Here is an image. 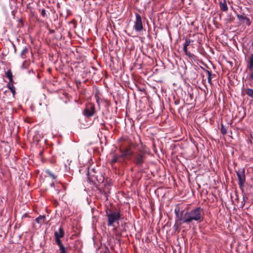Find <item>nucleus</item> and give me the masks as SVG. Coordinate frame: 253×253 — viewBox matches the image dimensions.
<instances>
[{
	"label": "nucleus",
	"mask_w": 253,
	"mask_h": 253,
	"mask_svg": "<svg viewBox=\"0 0 253 253\" xmlns=\"http://www.w3.org/2000/svg\"><path fill=\"white\" fill-rule=\"evenodd\" d=\"M176 219L175 224L178 225H181L183 223L189 224L194 220L200 223L203 220L202 215L203 209L200 207H197L190 211L184 210L180 211V207H177L174 210Z\"/></svg>",
	"instance_id": "1"
},
{
	"label": "nucleus",
	"mask_w": 253,
	"mask_h": 253,
	"mask_svg": "<svg viewBox=\"0 0 253 253\" xmlns=\"http://www.w3.org/2000/svg\"><path fill=\"white\" fill-rule=\"evenodd\" d=\"M138 139L141 143V147L138 148L137 150L134 152L130 160L136 167L142 168L147 161V156L149 153L146 145L142 144L139 136Z\"/></svg>",
	"instance_id": "2"
},
{
	"label": "nucleus",
	"mask_w": 253,
	"mask_h": 253,
	"mask_svg": "<svg viewBox=\"0 0 253 253\" xmlns=\"http://www.w3.org/2000/svg\"><path fill=\"white\" fill-rule=\"evenodd\" d=\"M106 216L107 217L108 226H113L115 223H118L122 218L121 214L119 210L116 208L111 209L107 208L105 210Z\"/></svg>",
	"instance_id": "3"
},
{
	"label": "nucleus",
	"mask_w": 253,
	"mask_h": 253,
	"mask_svg": "<svg viewBox=\"0 0 253 253\" xmlns=\"http://www.w3.org/2000/svg\"><path fill=\"white\" fill-rule=\"evenodd\" d=\"M136 147V145L131 142H128L126 144L122 145L119 149L120 152L121 153L120 155V157H122L124 161L126 160H130L134 153L131 148Z\"/></svg>",
	"instance_id": "4"
},
{
	"label": "nucleus",
	"mask_w": 253,
	"mask_h": 253,
	"mask_svg": "<svg viewBox=\"0 0 253 253\" xmlns=\"http://www.w3.org/2000/svg\"><path fill=\"white\" fill-rule=\"evenodd\" d=\"M87 177L89 182L97 188L104 180V177L103 175L99 173L97 174V172L94 170V169L88 171Z\"/></svg>",
	"instance_id": "5"
},
{
	"label": "nucleus",
	"mask_w": 253,
	"mask_h": 253,
	"mask_svg": "<svg viewBox=\"0 0 253 253\" xmlns=\"http://www.w3.org/2000/svg\"><path fill=\"white\" fill-rule=\"evenodd\" d=\"M235 172L238 177V185L240 190L243 192L246 182V175L245 168H240L236 170Z\"/></svg>",
	"instance_id": "6"
},
{
	"label": "nucleus",
	"mask_w": 253,
	"mask_h": 253,
	"mask_svg": "<svg viewBox=\"0 0 253 253\" xmlns=\"http://www.w3.org/2000/svg\"><path fill=\"white\" fill-rule=\"evenodd\" d=\"M95 105L92 103H88L86 104L83 114L86 118H90L93 116L95 113Z\"/></svg>",
	"instance_id": "7"
},
{
	"label": "nucleus",
	"mask_w": 253,
	"mask_h": 253,
	"mask_svg": "<svg viewBox=\"0 0 253 253\" xmlns=\"http://www.w3.org/2000/svg\"><path fill=\"white\" fill-rule=\"evenodd\" d=\"M184 101L187 105L193 104L195 101L192 89L188 90L187 93L185 94Z\"/></svg>",
	"instance_id": "8"
},
{
	"label": "nucleus",
	"mask_w": 253,
	"mask_h": 253,
	"mask_svg": "<svg viewBox=\"0 0 253 253\" xmlns=\"http://www.w3.org/2000/svg\"><path fill=\"white\" fill-rule=\"evenodd\" d=\"M135 15L136 20L133 26L134 29L136 32H141L143 29L141 17L138 13H135Z\"/></svg>",
	"instance_id": "9"
},
{
	"label": "nucleus",
	"mask_w": 253,
	"mask_h": 253,
	"mask_svg": "<svg viewBox=\"0 0 253 253\" xmlns=\"http://www.w3.org/2000/svg\"><path fill=\"white\" fill-rule=\"evenodd\" d=\"M248 68L249 71H251L249 79L250 81L251 82L252 85L253 86V53L250 56L249 58Z\"/></svg>",
	"instance_id": "10"
},
{
	"label": "nucleus",
	"mask_w": 253,
	"mask_h": 253,
	"mask_svg": "<svg viewBox=\"0 0 253 253\" xmlns=\"http://www.w3.org/2000/svg\"><path fill=\"white\" fill-rule=\"evenodd\" d=\"M124 162V160H123V158L122 157H120V155H114L113 156V158L111 161L110 162V164L113 166L116 163H123Z\"/></svg>",
	"instance_id": "11"
},
{
	"label": "nucleus",
	"mask_w": 253,
	"mask_h": 253,
	"mask_svg": "<svg viewBox=\"0 0 253 253\" xmlns=\"http://www.w3.org/2000/svg\"><path fill=\"white\" fill-rule=\"evenodd\" d=\"M240 18H238V20L239 22L242 24H245L247 26H249L251 24V21L250 20V19L247 16L243 17V16H240Z\"/></svg>",
	"instance_id": "12"
},
{
	"label": "nucleus",
	"mask_w": 253,
	"mask_h": 253,
	"mask_svg": "<svg viewBox=\"0 0 253 253\" xmlns=\"http://www.w3.org/2000/svg\"><path fill=\"white\" fill-rule=\"evenodd\" d=\"M65 232L64 229L62 226H61L58 231H56L54 232V237L62 238L64 236Z\"/></svg>",
	"instance_id": "13"
},
{
	"label": "nucleus",
	"mask_w": 253,
	"mask_h": 253,
	"mask_svg": "<svg viewBox=\"0 0 253 253\" xmlns=\"http://www.w3.org/2000/svg\"><path fill=\"white\" fill-rule=\"evenodd\" d=\"M219 5L221 11L226 12L228 10V8L226 4V0H222L219 1Z\"/></svg>",
	"instance_id": "14"
},
{
	"label": "nucleus",
	"mask_w": 253,
	"mask_h": 253,
	"mask_svg": "<svg viewBox=\"0 0 253 253\" xmlns=\"http://www.w3.org/2000/svg\"><path fill=\"white\" fill-rule=\"evenodd\" d=\"M205 71L206 72V73H207V75H208V83L211 85L212 84L211 79L212 78L215 77H216V75L215 74H212L211 71H209L208 70H205Z\"/></svg>",
	"instance_id": "15"
},
{
	"label": "nucleus",
	"mask_w": 253,
	"mask_h": 253,
	"mask_svg": "<svg viewBox=\"0 0 253 253\" xmlns=\"http://www.w3.org/2000/svg\"><path fill=\"white\" fill-rule=\"evenodd\" d=\"M14 82L8 83L7 84V87L10 90L11 92L13 94V96H14L16 93V89L15 87L13 85Z\"/></svg>",
	"instance_id": "16"
},
{
	"label": "nucleus",
	"mask_w": 253,
	"mask_h": 253,
	"mask_svg": "<svg viewBox=\"0 0 253 253\" xmlns=\"http://www.w3.org/2000/svg\"><path fill=\"white\" fill-rule=\"evenodd\" d=\"M45 219V215H40L38 217L35 219V221L37 223L42 224L44 223V220Z\"/></svg>",
	"instance_id": "17"
},
{
	"label": "nucleus",
	"mask_w": 253,
	"mask_h": 253,
	"mask_svg": "<svg viewBox=\"0 0 253 253\" xmlns=\"http://www.w3.org/2000/svg\"><path fill=\"white\" fill-rule=\"evenodd\" d=\"M5 75H6V77L9 80V83H10V82H14L13 81V75H12V73L11 72V70H8L6 72H5Z\"/></svg>",
	"instance_id": "18"
},
{
	"label": "nucleus",
	"mask_w": 253,
	"mask_h": 253,
	"mask_svg": "<svg viewBox=\"0 0 253 253\" xmlns=\"http://www.w3.org/2000/svg\"><path fill=\"white\" fill-rule=\"evenodd\" d=\"M28 48L25 46L21 52L20 56L22 58L25 59L26 58V54L28 53Z\"/></svg>",
	"instance_id": "19"
},
{
	"label": "nucleus",
	"mask_w": 253,
	"mask_h": 253,
	"mask_svg": "<svg viewBox=\"0 0 253 253\" xmlns=\"http://www.w3.org/2000/svg\"><path fill=\"white\" fill-rule=\"evenodd\" d=\"M245 92L248 96L253 98V89L250 88H247L245 89Z\"/></svg>",
	"instance_id": "20"
},
{
	"label": "nucleus",
	"mask_w": 253,
	"mask_h": 253,
	"mask_svg": "<svg viewBox=\"0 0 253 253\" xmlns=\"http://www.w3.org/2000/svg\"><path fill=\"white\" fill-rule=\"evenodd\" d=\"M183 51H184V52H185V53L187 55H188L189 57H190V58H194L195 55H194L193 54H192V53H190V52H188V51H187V46H183Z\"/></svg>",
	"instance_id": "21"
},
{
	"label": "nucleus",
	"mask_w": 253,
	"mask_h": 253,
	"mask_svg": "<svg viewBox=\"0 0 253 253\" xmlns=\"http://www.w3.org/2000/svg\"><path fill=\"white\" fill-rule=\"evenodd\" d=\"M220 131L223 135H225L227 133V128L223 125L222 123L221 124Z\"/></svg>",
	"instance_id": "22"
},
{
	"label": "nucleus",
	"mask_w": 253,
	"mask_h": 253,
	"mask_svg": "<svg viewBox=\"0 0 253 253\" xmlns=\"http://www.w3.org/2000/svg\"><path fill=\"white\" fill-rule=\"evenodd\" d=\"M82 244L81 243V241H80L79 240H76V241H75V243H74V248H75V250H79L80 249V248H79V246L81 245V244Z\"/></svg>",
	"instance_id": "23"
},
{
	"label": "nucleus",
	"mask_w": 253,
	"mask_h": 253,
	"mask_svg": "<svg viewBox=\"0 0 253 253\" xmlns=\"http://www.w3.org/2000/svg\"><path fill=\"white\" fill-rule=\"evenodd\" d=\"M60 238H58V237H55V242L56 243V244L58 245V246L59 247V248H61V247H64V245L62 243V242L60 240Z\"/></svg>",
	"instance_id": "24"
},
{
	"label": "nucleus",
	"mask_w": 253,
	"mask_h": 253,
	"mask_svg": "<svg viewBox=\"0 0 253 253\" xmlns=\"http://www.w3.org/2000/svg\"><path fill=\"white\" fill-rule=\"evenodd\" d=\"M39 11H41V15L43 18H47V14L45 9H39Z\"/></svg>",
	"instance_id": "25"
},
{
	"label": "nucleus",
	"mask_w": 253,
	"mask_h": 253,
	"mask_svg": "<svg viewBox=\"0 0 253 253\" xmlns=\"http://www.w3.org/2000/svg\"><path fill=\"white\" fill-rule=\"evenodd\" d=\"M243 201H242L241 207V208H243L244 207L246 200L248 199V197L246 196H244V195L243 196Z\"/></svg>",
	"instance_id": "26"
},
{
	"label": "nucleus",
	"mask_w": 253,
	"mask_h": 253,
	"mask_svg": "<svg viewBox=\"0 0 253 253\" xmlns=\"http://www.w3.org/2000/svg\"><path fill=\"white\" fill-rule=\"evenodd\" d=\"M46 173L50 177H51L52 178H53V179H56V176L52 173L50 171H49V170H46Z\"/></svg>",
	"instance_id": "27"
},
{
	"label": "nucleus",
	"mask_w": 253,
	"mask_h": 253,
	"mask_svg": "<svg viewBox=\"0 0 253 253\" xmlns=\"http://www.w3.org/2000/svg\"><path fill=\"white\" fill-rule=\"evenodd\" d=\"M122 233H118L116 234V236L118 237L119 238L117 239V242L119 243V244H121V240L120 239V238L122 237Z\"/></svg>",
	"instance_id": "28"
},
{
	"label": "nucleus",
	"mask_w": 253,
	"mask_h": 253,
	"mask_svg": "<svg viewBox=\"0 0 253 253\" xmlns=\"http://www.w3.org/2000/svg\"><path fill=\"white\" fill-rule=\"evenodd\" d=\"M190 42H191V41L189 39H186L185 42L183 44V46H188V45H189Z\"/></svg>",
	"instance_id": "29"
},
{
	"label": "nucleus",
	"mask_w": 253,
	"mask_h": 253,
	"mask_svg": "<svg viewBox=\"0 0 253 253\" xmlns=\"http://www.w3.org/2000/svg\"><path fill=\"white\" fill-rule=\"evenodd\" d=\"M174 103L175 105H177L180 103V100L178 98H176L175 97H173Z\"/></svg>",
	"instance_id": "30"
},
{
	"label": "nucleus",
	"mask_w": 253,
	"mask_h": 253,
	"mask_svg": "<svg viewBox=\"0 0 253 253\" xmlns=\"http://www.w3.org/2000/svg\"><path fill=\"white\" fill-rule=\"evenodd\" d=\"M60 250V253H66V249L65 247H61V248H59Z\"/></svg>",
	"instance_id": "31"
},
{
	"label": "nucleus",
	"mask_w": 253,
	"mask_h": 253,
	"mask_svg": "<svg viewBox=\"0 0 253 253\" xmlns=\"http://www.w3.org/2000/svg\"><path fill=\"white\" fill-rule=\"evenodd\" d=\"M246 16V14H245L244 13H243H243H242L241 14H236V16H237V18H238H238H240V17H239L240 16H243V17H245V16Z\"/></svg>",
	"instance_id": "32"
},
{
	"label": "nucleus",
	"mask_w": 253,
	"mask_h": 253,
	"mask_svg": "<svg viewBox=\"0 0 253 253\" xmlns=\"http://www.w3.org/2000/svg\"><path fill=\"white\" fill-rule=\"evenodd\" d=\"M31 3H33V1H32V2H30V3H28V4H27V5H26V8H27V9H29V8H31V7H30V4H31Z\"/></svg>",
	"instance_id": "33"
},
{
	"label": "nucleus",
	"mask_w": 253,
	"mask_h": 253,
	"mask_svg": "<svg viewBox=\"0 0 253 253\" xmlns=\"http://www.w3.org/2000/svg\"><path fill=\"white\" fill-rule=\"evenodd\" d=\"M126 226H125V227L123 228V229L122 230V232L121 233H123L124 232H126Z\"/></svg>",
	"instance_id": "34"
},
{
	"label": "nucleus",
	"mask_w": 253,
	"mask_h": 253,
	"mask_svg": "<svg viewBox=\"0 0 253 253\" xmlns=\"http://www.w3.org/2000/svg\"><path fill=\"white\" fill-rule=\"evenodd\" d=\"M19 22H20L21 23H23V19L22 18L19 19Z\"/></svg>",
	"instance_id": "35"
},
{
	"label": "nucleus",
	"mask_w": 253,
	"mask_h": 253,
	"mask_svg": "<svg viewBox=\"0 0 253 253\" xmlns=\"http://www.w3.org/2000/svg\"><path fill=\"white\" fill-rule=\"evenodd\" d=\"M104 253H110L109 252V251H106L105 252H104Z\"/></svg>",
	"instance_id": "36"
},
{
	"label": "nucleus",
	"mask_w": 253,
	"mask_h": 253,
	"mask_svg": "<svg viewBox=\"0 0 253 253\" xmlns=\"http://www.w3.org/2000/svg\"><path fill=\"white\" fill-rule=\"evenodd\" d=\"M194 78H195V77H196V76H197V75H196L195 72H194Z\"/></svg>",
	"instance_id": "37"
},
{
	"label": "nucleus",
	"mask_w": 253,
	"mask_h": 253,
	"mask_svg": "<svg viewBox=\"0 0 253 253\" xmlns=\"http://www.w3.org/2000/svg\"><path fill=\"white\" fill-rule=\"evenodd\" d=\"M101 124L102 125H103L104 126H105V124H104V123H101Z\"/></svg>",
	"instance_id": "38"
},
{
	"label": "nucleus",
	"mask_w": 253,
	"mask_h": 253,
	"mask_svg": "<svg viewBox=\"0 0 253 253\" xmlns=\"http://www.w3.org/2000/svg\"><path fill=\"white\" fill-rule=\"evenodd\" d=\"M51 186H54V183H52V184H51Z\"/></svg>",
	"instance_id": "39"
},
{
	"label": "nucleus",
	"mask_w": 253,
	"mask_h": 253,
	"mask_svg": "<svg viewBox=\"0 0 253 253\" xmlns=\"http://www.w3.org/2000/svg\"><path fill=\"white\" fill-rule=\"evenodd\" d=\"M32 0V1H33V0ZM23 0H21V3H23Z\"/></svg>",
	"instance_id": "40"
},
{
	"label": "nucleus",
	"mask_w": 253,
	"mask_h": 253,
	"mask_svg": "<svg viewBox=\"0 0 253 253\" xmlns=\"http://www.w3.org/2000/svg\"><path fill=\"white\" fill-rule=\"evenodd\" d=\"M97 102L98 104L99 103H98V99L97 100Z\"/></svg>",
	"instance_id": "41"
},
{
	"label": "nucleus",
	"mask_w": 253,
	"mask_h": 253,
	"mask_svg": "<svg viewBox=\"0 0 253 253\" xmlns=\"http://www.w3.org/2000/svg\"><path fill=\"white\" fill-rule=\"evenodd\" d=\"M16 1H17V0H15V2H16Z\"/></svg>",
	"instance_id": "42"
}]
</instances>
